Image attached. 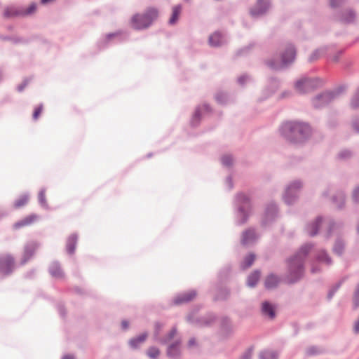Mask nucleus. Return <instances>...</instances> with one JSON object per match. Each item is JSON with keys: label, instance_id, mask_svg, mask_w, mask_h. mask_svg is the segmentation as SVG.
<instances>
[{"label": "nucleus", "instance_id": "obj_1", "mask_svg": "<svg viewBox=\"0 0 359 359\" xmlns=\"http://www.w3.org/2000/svg\"><path fill=\"white\" fill-rule=\"evenodd\" d=\"M158 16V10L154 7L148 8L143 14H135L131 18V25L135 29L149 27Z\"/></svg>", "mask_w": 359, "mask_h": 359}, {"label": "nucleus", "instance_id": "obj_2", "mask_svg": "<svg viewBox=\"0 0 359 359\" xmlns=\"http://www.w3.org/2000/svg\"><path fill=\"white\" fill-rule=\"evenodd\" d=\"M283 130L288 138L294 137V141L302 142L311 133L310 127L306 124L297 122H287Z\"/></svg>", "mask_w": 359, "mask_h": 359}, {"label": "nucleus", "instance_id": "obj_3", "mask_svg": "<svg viewBox=\"0 0 359 359\" xmlns=\"http://www.w3.org/2000/svg\"><path fill=\"white\" fill-rule=\"evenodd\" d=\"M305 248L306 247L302 248L299 254L289 262L290 276H291L290 282L291 283L297 280L302 274V259L308 252V250Z\"/></svg>", "mask_w": 359, "mask_h": 359}, {"label": "nucleus", "instance_id": "obj_4", "mask_svg": "<svg viewBox=\"0 0 359 359\" xmlns=\"http://www.w3.org/2000/svg\"><path fill=\"white\" fill-rule=\"evenodd\" d=\"M295 89L299 93L309 92L313 88V81L308 79H302L295 83Z\"/></svg>", "mask_w": 359, "mask_h": 359}, {"label": "nucleus", "instance_id": "obj_5", "mask_svg": "<svg viewBox=\"0 0 359 359\" xmlns=\"http://www.w3.org/2000/svg\"><path fill=\"white\" fill-rule=\"evenodd\" d=\"M334 97L333 93L326 92L316 97L313 100V104L317 108L323 107L330 102L334 99Z\"/></svg>", "mask_w": 359, "mask_h": 359}, {"label": "nucleus", "instance_id": "obj_6", "mask_svg": "<svg viewBox=\"0 0 359 359\" xmlns=\"http://www.w3.org/2000/svg\"><path fill=\"white\" fill-rule=\"evenodd\" d=\"M38 218L39 217L35 214L28 215L22 220L15 223L13 224V229H18L25 226H29L36 222Z\"/></svg>", "mask_w": 359, "mask_h": 359}, {"label": "nucleus", "instance_id": "obj_7", "mask_svg": "<svg viewBox=\"0 0 359 359\" xmlns=\"http://www.w3.org/2000/svg\"><path fill=\"white\" fill-rule=\"evenodd\" d=\"M13 265V259L10 255H4L0 257V270L2 271H8Z\"/></svg>", "mask_w": 359, "mask_h": 359}, {"label": "nucleus", "instance_id": "obj_8", "mask_svg": "<svg viewBox=\"0 0 359 359\" xmlns=\"http://www.w3.org/2000/svg\"><path fill=\"white\" fill-rule=\"evenodd\" d=\"M295 57V50L292 46H290L282 55V61L283 65H287L292 62Z\"/></svg>", "mask_w": 359, "mask_h": 359}, {"label": "nucleus", "instance_id": "obj_9", "mask_svg": "<svg viewBox=\"0 0 359 359\" xmlns=\"http://www.w3.org/2000/svg\"><path fill=\"white\" fill-rule=\"evenodd\" d=\"M196 296V292L194 291H190L186 293L181 294L180 296L176 297L175 299V303L176 304L184 303L191 301Z\"/></svg>", "mask_w": 359, "mask_h": 359}, {"label": "nucleus", "instance_id": "obj_10", "mask_svg": "<svg viewBox=\"0 0 359 359\" xmlns=\"http://www.w3.org/2000/svg\"><path fill=\"white\" fill-rule=\"evenodd\" d=\"M49 271L51 276L55 278H60L64 276L63 271L57 262H53L50 264Z\"/></svg>", "mask_w": 359, "mask_h": 359}, {"label": "nucleus", "instance_id": "obj_11", "mask_svg": "<svg viewBox=\"0 0 359 359\" xmlns=\"http://www.w3.org/2000/svg\"><path fill=\"white\" fill-rule=\"evenodd\" d=\"M262 311L264 315L269 316L271 319L275 317L274 308L269 302H266L262 304Z\"/></svg>", "mask_w": 359, "mask_h": 359}, {"label": "nucleus", "instance_id": "obj_12", "mask_svg": "<svg viewBox=\"0 0 359 359\" xmlns=\"http://www.w3.org/2000/svg\"><path fill=\"white\" fill-rule=\"evenodd\" d=\"M222 43V36L219 32H215L209 37V43L212 46H218Z\"/></svg>", "mask_w": 359, "mask_h": 359}, {"label": "nucleus", "instance_id": "obj_13", "mask_svg": "<svg viewBox=\"0 0 359 359\" xmlns=\"http://www.w3.org/2000/svg\"><path fill=\"white\" fill-rule=\"evenodd\" d=\"M182 12V6L180 5L175 6L172 8V13L169 20L170 24H175L179 19V17Z\"/></svg>", "mask_w": 359, "mask_h": 359}, {"label": "nucleus", "instance_id": "obj_14", "mask_svg": "<svg viewBox=\"0 0 359 359\" xmlns=\"http://www.w3.org/2000/svg\"><path fill=\"white\" fill-rule=\"evenodd\" d=\"M255 239V233L252 230H248L243 233L241 242L245 245Z\"/></svg>", "mask_w": 359, "mask_h": 359}, {"label": "nucleus", "instance_id": "obj_15", "mask_svg": "<svg viewBox=\"0 0 359 359\" xmlns=\"http://www.w3.org/2000/svg\"><path fill=\"white\" fill-rule=\"evenodd\" d=\"M77 236L74 234L69 236L67 242V248L69 253H73L75 250Z\"/></svg>", "mask_w": 359, "mask_h": 359}, {"label": "nucleus", "instance_id": "obj_16", "mask_svg": "<svg viewBox=\"0 0 359 359\" xmlns=\"http://www.w3.org/2000/svg\"><path fill=\"white\" fill-rule=\"evenodd\" d=\"M278 282L279 279L278 277L273 275H270L266 278L265 280V286L268 289H271L275 287L278 285Z\"/></svg>", "mask_w": 359, "mask_h": 359}, {"label": "nucleus", "instance_id": "obj_17", "mask_svg": "<svg viewBox=\"0 0 359 359\" xmlns=\"http://www.w3.org/2000/svg\"><path fill=\"white\" fill-rule=\"evenodd\" d=\"M29 196L26 194L20 196L13 204L15 208H20L27 204Z\"/></svg>", "mask_w": 359, "mask_h": 359}, {"label": "nucleus", "instance_id": "obj_18", "mask_svg": "<svg viewBox=\"0 0 359 359\" xmlns=\"http://www.w3.org/2000/svg\"><path fill=\"white\" fill-rule=\"evenodd\" d=\"M22 15V10H18L14 7L7 8L4 11V16L7 18Z\"/></svg>", "mask_w": 359, "mask_h": 359}, {"label": "nucleus", "instance_id": "obj_19", "mask_svg": "<svg viewBox=\"0 0 359 359\" xmlns=\"http://www.w3.org/2000/svg\"><path fill=\"white\" fill-rule=\"evenodd\" d=\"M260 277V273L259 271H255L252 273L248 278V284L250 287H254Z\"/></svg>", "mask_w": 359, "mask_h": 359}, {"label": "nucleus", "instance_id": "obj_20", "mask_svg": "<svg viewBox=\"0 0 359 359\" xmlns=\"http://www.w3.org/2000/svg\"><path fill=\"white\" fill-rule=\"evenodd\" d=\"M147 337V334H142L137 338L133 339L130 341V344L133 348H137L139 345L142 344Z\"/></svg>", "mask_w": 359, "mask_h": 359}, {"label": "nucleus", "instance_id": "obj_21", "mask_svg": "<svg viewBox=\"0 0 359 359\" xmlns=\"http://www.w3.org/2000/svg\"><path fill=\"white\" fill-rule=\"evenodd\" d=\"M255 259V256L254 255H252V254L249 255L248 256H247L245 258V259L242 264V268L243 269H245L250 267L254 262Z\"/></svg>", "mask_w": 359, "mask_h": 359}, {"label": "nucleus", "instance_id": "obj_22", "mask_svg": "<svg viewBox=\"0 0 359 359\" xmlns=\"http://www.w3.org/2000/svg\"><path fill=\"white\" fill-rule=\"evenodd\" d=\"M160 351L158 348L156 347H151L147 351V355L151 358H156L159 355Z\"/></svg>", "mask_w": 359, "mask_h": 359}, {"label": "nucleus", "instance_id": "obj_23", "mask_svg": "<svg viewBox=\"0 0 359 359\" xmlns=\"http://www.w3.org/2000/svg\"><path fill=\"white\" fill-rule=\"evenodd\" d=\"M320 222H321V219H318L314 224L311 225V226L309 227V233L311 236H313L317 233V228Z\"/></svg>", "mask_w": 359, "mask_h": 359}, {"label": "nucleus", "instance_id": "obj_24", "mask_svg": "<svg viewBox=\"0 0 359 359\" xmlns=\"http://www.w3.org/2000/svg\"><path fill=\"white\" fill-rule=\"evenodd\" d=\"M261 359H276V355L271 351H264L260 355Z\"/></svg>", "mask_w": 359, "mask_h": 359}, {"label": "nucleus", "instance_id": "obj_25", "mask_svg": "<svg viewBox=\"0 0 359 359\" xmlns=\"http://www.w3.org/2000/svg\"><path fill=\"white\" fill-rule=\"evenodd\" d=\"M351 105L353 108H357L359 107V89L353 96L351 102Z\"/></svg>", "mask_w": 359, "mask_h": 359}, {"label": "nucleus", "instance_id": "obj_26", "mask_svg": "<svg viewBox=\"0 0 359 359\" xmlns=\"http://www.w3.org/2000/svg\"><path fill=\"white\" fill-rule=\"evenodd\" d=\"M178 353V346L177 345H171L168 350V355L170 356L177 355Z\"/></svg>", "mask_w": 359, "mask_h": 359}, {"label": "nucleus", "instance_id": "obj_27", "mask_svg": "<svg viewBox=\"0 0 359 359\" xmlns=\"http://www.w3.org/2000/svg\"><path fill=\"white\" fill-rule=\"evenodd\" d=\"M36 9V4H32L26 10H22V15L33 13Z\"/></svg>", "mask_w": 359, "mask_h": 359}, {"label": "nucleus", "instance_id": "obj_28", "mask_svg": "<svg viewBox=\"0 0 359 359\" xmlns=\"http://www.w3.org/2000/svg\"><path fill=\"white\" fill-rule=\"evenodd\" d=\"M42 110H43L42 105H40L35 109V110L33 113V118L34 120H36L39 117V116L41 115V114L42 112Z\"/></svg>", "mask_w": 359, "mask_h": 359}, {"label": "nucleus", "instance_id": "obj_29", "mask_svg": "<svg viewBox=\"0 0 359 359\" xmlns=\"http://www.w3.org/2000/svg\"><path fill=\"white\" fill-rule=\"evenodd\" d=\"M222 163L225 165H230L232 163V158L230 156H225L222 158Z\"/></svg>", "mask_w": 359, "mask_h": 359}, {"label": "nucleus", "instance_id": "obj_30", "mask_svg": "<svg viewBox=\"0 0 359 359\" xmlns=\"http://www.w3.org/2000/svg\"><path fill=\"white\" fill-rule=\"evenodd\" d=\"M265 9H266V8H260L258 11H257L256 9L253 8L251 10L250 13L253 16H257L260 14H262L265 11Z\"/></svg>", "mask_w": 359, "mask_h": 359}, {"label": "nucleus", "instance_id": "obj_31", "mask_svg": "<svg viewBox=\"0 0 359 359\" xmlns=\"http://www.w3.org/2000/svg\"><path fill=\"white\" fill-rule=\"evenodd\" d=\"M344 0H330V6L333 8L338 6Z\"/></svg>", "mask_w": 359, "mask_h": 359}, {"label": "nucleus", "instance_id": "obj_32", "mask_svg": "<svg viewBox=\"0 0 359 359\" xmlns=\"http://www.w3.org/2000/svg\"><path fill=\"white\" fill-rule=\"evenodd\" d=\"M318 259L322 262L325 261L327 263H330L329 258L325 252H322V257L319 256Z\"/></svg>", "mask_w": 359, "mask_h": 359}, {"label": "nucleus", "instance_id": "obj_33", "mask_svg": "<svg viewBox=\"0 0 359 359\" xmlns=\"http://www.w3.org/2000/svg\"><path fill=\"white\" fill-rule=\"evenodd\" d=\"M348 14L349 17L344 18V20L345 22H349L353 19L354 13L352 11H348Z\"/></svg>", "mask_w": 359, "mask_h": 359}, {"label": "nucleus", "instance_id": "obj_34", "mask_svg": "<svg viewBox=\"0 0 359 359\" xmlns=\"http://www.w3.org/2000/svg\"><path fill=\"white\" fill-rule=\"evenodd\" d=\"M354 304L355 306H359V291H357L354 297Z\"/></svg>", "mask_w": 359, "mask_h": 359}, {"label": "nucleus", "instance_id": "obj_35", "mask_svg": "<svg viewBox=\"0 0 359 359\" xmlns=\"http://www.w3.org/2000/svg\"><path fill=\"white\" fill-rule=\"evenodd\" d=\"M353 198L356 200H359V188L356 189L353 193Z\"/></svg>", "mask_w": 359, "mask_h": 359}, {"label": "nucleus", "instance_id": "obj_36", "mask_svg": "<svg viewBox=\"0 0 359 359\" xmlns=\"http://www.w3.org/2000/svg\"><path fill=\"white\" fill-rule=\"evenodd\" d=\"M176 334V330L175 329H172L170 334H169V337H168V340H170L171 339H172V337Z\"/></svg>", "mask_w": 359, "mask_h": 359}, {"label": "nucleus", "instance_id": "obj_37", "mask_svg": "<svg viewBox=\"0 0 359 359\" xmlns=\"http://www.w3.org/2000/svg\"><path fill=\"white\" fill-rule=\"evenodd\" d=\"M334 251L337 252V253H340L341 250H342V246L341 245H336L334 248Z\"/></svg>", "mask_w": 359, "mask_h": 359}, {"label": "nucleus", "instance_id": "obj_38", "mask_svg": "<svg viewBox=\"0 0 359 359\" xmlns=\"http://www.w3.org/2000/svg\"><path fill=\"white\" fill-rule=\"evenodd\" d=\"M252 353L251 351H248L243 356V359H250L251 358Z\"/></svg>", "mask_w": 359, "mask_h": 359}, {"label": "nucleus", "instance_id": "obj_39", "mask_svg": "<svg viewBox=\"0 0 359 359\" xmlns=\"http://www.w3.org/2000/svg\"><path fill=\"white\" fill-rule=\"evenodd\" d=\"M121 324H122V327H123V329L128 328V323L127 321L123 320Z\"/></svg>", "mask_w": 359, "mask_h": 359}, {"label": "nucleus", "instance_id": "obj_40", "mask_svg": "<svg viewBox=\"0 0 359 359\" xmlns=\"http://www.w3.org/2000/svg\"><path fill=\"white\" fill-rule=\"evenodd\" d=\"M54 0H41V4H48L49 2H52Z\"/></svg>", "mask_w": 359, "mask_h": 359}, {"label": "nucleus", "instance_id": "obj_41", "mask_svg": "<svg viewBox=\"0 0 359 359\" xmlns=\"http://www.w3.org/2000/svg\"><path fill=\"white\" fill-rule=\"evenodd\" d=\"M43 198H44V194H43V193H42V192H41V193H40V194H39V199H40V201H41V202H43Z\"/></svg>", "mask_w": 359, "mask_h": 359}, {"label": "nucleus", "instance_id": "obj_42", "mask_svg": "<svg viewBox=\"0 0 359 359\" xmlns=\"http://www.w3.org/2000/svg\"><path fill=\"white\" fill-rule=\"evenodd\" d=\"M194 344H195V340L194 339H190L189 341V345L191 346Z\"/></svg>", "mask_w": 359, "mask_h": 359}, {"label": "nucleus", "instance_id": "obj_43", "mask_svg": "<svg viewBox=\"0 0 359 359\" xmlns=\"http://www.w3.org/2000/svg\"><path fill=\"white\" fill-rule=\"evenodd\" d=\"M62 359H74L72 355H66Z\"/></svg>", "mask_w": 359, "mask_h": 359}, {"label": "nucleus", "instance_id": "obj_44", "mask_svg": "<svg viewBox=\"0 0 359 359\" xmlns=\"http://www.w3.org/2000/svg\"><path fill=\"white\" fill-rule=\"evenodd\" d=\"M262 4V1H258L257 6H261Z\"/></svg>", "mask_w": 359, "mask_h": 359}, {"label": "nucleus", "instance_id": "obj_45", "mask_svg": "<svg viewBox=\"0 0 359 359\" xmlns=\"http://www.w3.org/2000/svg\"><path fill=\"white\" fill-rule=\"evenodd\" d=\"M270 66H271V67H274V65H272V64H271V65H270Z\"/></svg>", "mask_w": 359, "mask_h": 359}, {"label": "nucleus", "instance_id": "obj_46", "mask_svg": "<svg viewBox=\"0 0 359 359\" xmlns=\"http://www.w3.org/2000/svg\"><path fill=\"white\" fill-rule=\"evenodd\" d=\"M358 231H359V225H358Z\"/></svg>", "mask_w": 359, "mask_h": 359}]
</instances>
